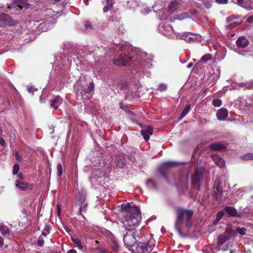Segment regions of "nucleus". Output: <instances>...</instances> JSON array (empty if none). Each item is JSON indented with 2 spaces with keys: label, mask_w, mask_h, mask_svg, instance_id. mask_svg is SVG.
<instances>
[{
  "label": "nucleus",
  "mask_w": 253,
  "mask_h": 253,
  "mask_svg": "<svg viewBox=\"0 0 253 253\" xmlns=\"http://www.w3.org/2000/svg\"><path fill=\"white\" fill-rule=\"evenodd\" d=\"M123 217L120 219L123 226L120 230L123 233L125 246L129 249L140 240L142 228H138L141 219L140 210L135 205L130 203L122 204Z\"/></svg>",
  "instance_id": "f257e3e1"
},
{
  "label": "nucleus",
  "mask_w": 253,
  "mask_h": 253,
  "mask_svg": "<svg viewBox=\"0 0 253 253\" xmlns=\"http://www.w3.org/2000/svg\"><path fill=\"white\" fill-rule=\"evenodd\" d=\"M175 165L173 162H167L163 163L159 168V171L166 182L169 184H174L178 189L184 190L186 188L187 177L184 175L179 176V179L176 181L174 179V176L170 171L171 168Z\"/></svg>",
  "instance_id": "f03ea898"
},
{
  "label": "nucleus",
  "mask_w": 253,
  "mask_h": 253,
  "mask_svg": "<svg viewBox=\"0 0 253 253\" xmlns=\"http://www.w3.org/2000/svg\"><path fill=\"white\" fill-rule=\"evenodd\" d=\"M176 218L175 222V228L179 235L182 236V225L185 221L186 226L190 228L192 225L191 217L193 212L191 210H188L182 208L176 209Z\"/></svg>",
  "instance_id": "7ed1b4c3"
},
{
  "label": "nucleus",
  "mask_w": 253,
  "mask_h": 253,
  "mask_svg": "<svg viewBox=\"0 0 253 253\" xmlns=\"http://www.w3.org/2000/svg\"><path fill=\"white\" fill-rule=\"evenodd\" d=\"M79 82L75 85L74 88L78 99L81 97L82 100L89 99L92 96L94 90V84L93 82H90L89 85L86 88H84L83 85L78 84Z\"/></svg>",
  "instance_id": "20e7f679"
},
{
  "label": "nucleus",
  "mask_w": 253,
  "mask_h": 253,
  "mask_svg": "<svg viewBox=\"0 0 253 253\" xmlns=\"http://www.w3.org/2000/svg\"><path fill=\"white\" fill-rule=\"evenodd\" d=\"M140 240L137 241L136 250L137 253H150L154 248V244L151 240L145 241L141 236Z\"/></svg>",
  "instance_id": "39448f33"
},
{
  "label": "nucleus",
  "mask_w": 253,
  "mask_h": 253,
  "mask_svg": "<svg viewBox=\"0 0 253 253\" xmlns=\"http://www.w3.org/2000/svg\"><path fill=\"white\" fill-rule=\"evenodd\" d=\"M160 32L169 39H178L180 36L179 33L175 32L169 23H164L159 27Z\"/></svg>",
  "instance_id": "423d86ee"
},
{
  "label": "nucleus",
  "mask_w": 253,
  "mask_h": 253,
  "mask_svg": "<svg viewBox=\"0 0 253 253\" xmlns=\"http://www.w3.org/2000/svg\"><path fill=\"white\" fill-rule=\"evenodd\" d=\"M136 59L140 64L142 69L144 68L146 69L147 68H150L152 65L151 63L152 56L151 55H148L145 52H142L140 55V57H137Z\"/></svg>",
  "instance_id": "0eeeda50"
},
{
  "label": "nucleus",
  "mask_w": 253,
  "mask_h": 253,
  "mask_svg": "<svg viewBox=\"0 0 253 253\" xmlns=\"http://www.w3.org/2000/svg\"><path fill=\"white\" fill-rule=\"evenodd\" d=\"M221 182L218 179L215 180L213 186V197L215 199L220 201L221 199L223 188Z\"/></svg>",
  "instance_id": "6e6552de"
},
{
  "label": "nucleus",
  "mask_w": 253,
  "mask_h": 253,
  "mask_svg": "<svg viewBox=\"0 0 253 253\" xmlns=\"http://www.w3.org/2000/svg\"><path fill=\"white\" fill-rule=\"evenodd\" d=\"M133 60V57H128V56L125 55H121L118 57V58L114 59L113 63L116 66H125L129 64L130 62Z\"/></svg>",
  "instance_id": "1a4fd4ad"
},
{
  "label": "nucleus",
  "mask_w": 253,
  "mask_h": 253,
  "mask_svg": "<svg viewBox=\"0 0 253 253\" xmlns=\"http://www.w3.org/2000/svg\"><path fill=\"white\" fill-rule=\"evenodd\" d=\"M203 179V173L198 169L195 170V173L191 178L192 183L197 189L200 188L199 182Z\"/></svg>",
  "instance_id": "9d476101"
},
{
  "label": "nucleus",
  "mask_w": 253,
  "mask_h": 253,
  "mask_svg": "<svg viewBox=\"0 0 253 253\" xmlns=\"http://www.w3.org/2000/svg\"><path fill=\"white\" fill-rule=\"evenodd\" d=\"M153 129L150 126H147L141 130V134L146 141L149 140L150 136L153 134Z\"/></svg>",
  "instance_id": "9b49d317"
},
{
  "label": "nucleus",
  "mask_w": 253,
  "mask_h": 253,
  "mask_svg": "<svg viewBox=\"0 0 253 253\" xmlns=\"http://www.w3.org/2000/svg\"><path fill=\"white\" fill-rule=\"evenodd\" d=\"M15 185L18 189L21 191H25L28 188L30 189L33 188L32 185H29L28 183L20 179H17L16 180Z\"/></svg>",
  "instance_id": "f8f14e48"
},
{
  "label": "nucleus",
  "mask_w": 253,
  "mask_h": 253,
  "mask_svg": "<svg viewBox=\"0 0 253 253\" xmlns=\"http://www.w3.org/2000/svg\"><path fill=\"white\" fill-rule=\"evenodd\" d=\"M227 145L220 142H217L211 144L210 148L214 151H222L226 148Z\"/></svg>",
  "instance_id": "ddd939ff"
},
{
  "label": "nucleus",
  "mask_w": 253,
  "mask_h": 253,
  "mask_svg": "<svg viewBox=\"0 0 253 253\" xmlns=\"http://www.w3.org/2000/svg\"><path fill=\"white\" fill-rule=\"evenodd\" d=\"M224 211L227 213V214L230 216H240V214H239L236 209L233 207H230V206H226L223 209Z\"/></svg>",
  "instance_id": "4468645a"
},
{
  "label": "nucleus",
  "mask_w": 253,
  "mask_h": 253,
  "mask_svg": "<svg viewBox=\"0 0 253 253\" xmlns=\"http://www.w3.org/2000/svg\"><path fill=\"white\" fill-rule=\"evenodd\" d=\"M228 112L227 109L221 108L216 113L217 119L220 121H224L227 118Z\"/></svg>",
  "instance_id": "2eb2a0df"
},
{
  "label": "nucleus",
  "mask_w": 253,
  "mask_h": 253,
  "mask_svg": "<svg viewBox=\"0 0 253 253\" xmlns=\"http://www.w3.org/2000/svg\"><path fill=\"white\" fill-rule=\"evenodd\" d=\"M62 98L60 96H56L50 101V107L56 109L62 104Z\"/></svg>",
  "instance_id": "dca6fc26"
},
{
  "label": "nucleus",
  "mask_w": 253,
  "mask_h": 253,
  "mask_svg": "<svg viewBox=\"0 0 253 253\" xmlns=\"http://www.w3.org/2000/svg\"><path fill=\"white\" fill-rule=\"evenodd\" d=\"M249 44V41L245 37H239L236 41V44L238 47L244 48Z\"/></svg>",
  "instance_id": "f3484780"
},
{
  "label": "nucleus",
  "mask_w": 253,
  "mask_h": 253,
  "mask_svg": "<svg viewBox=\"0 0 253 253\" xmlns=\"http://www.w3.org/2000/svg\"><path fill=\"white\" fill-rule=\"evenodd\" d=\"M211 157L213 161L219 167L223 168L224 167V161L219 156L217 155H212Z\"/></svg>",
  "instance_id": "a211bd4d"
},
{
  "label": "nucleus",
  "mask_w": 253,
  "mask_h": 253,
  "mask_svg": "<svg viewBox=\"0 0 253 253\" xmlns=\"http://www.w3.org/2000/svg\"><path fill=\"white\" fill-rule=\"evenodd\" d=\"M146 185L147 187L149 188H151L153 190H157L158 189L157 187V182L154 180L153 179L150 178L148 179L146 181Z\"/></svg>",
  "instance_id": "6ab92c4d"
},
{
  "label": "nucleus",
  "mask_w": 253,
  "mask_h": 253,
  "mask_svg": "<svg viewBox=\"0 0 253 253\" xmlns=\"http://www.w3.org/2000/svg\"><path fill=\"white\" fill-rule=\"evenodd\" d=\"M168 4V7L166 9L167 12H169V14H171L175 11L177 4L175 1H171Z\"/></svg>",
  "instance_id": "aec40b11"
},
{
  "label": "nucleus",
  "mask_w": 253,
  "mask_h": 253,
  "mask_svg": "<svg viewBox=\"0 0 253 253\" xmlns=\"http://www.w3.org/2000/svg\"><path fill=\"white\" fill-rule=\"evenodd\" d=\"M179 35L180 36V37L178 38V39H183L187 42H190L194 41L195 39L193 37L189 36V34L186 33L183 34L179 33Z\"/></svg>",
  "instance_id": "412c9836"
},
{
  "label": "nucleus",
  "mask_w": 253,
  "mask_h": 253,
  "mask_svg": "<svg viewBox=\"0 0 253 253\" xmlns=\"http://www.w3.org/2000/svg\"><path fill=\"white\" fill-rule=\"evenodd\" d=\"M117 166L120 168H124L126 165L125 158L123 156H118L116 158Z\"/></svg>",
  "instance_id": "4be33fe9"
},
{
  "label": "nucleus",
  "mask_w": 253,
  "mask_h": 253,
  "mask_svg": "<svg viewBox=\"0 0 253 253\" xmlns=\"http://www.w3.org/2000/svg\"><path fill=\"white\" fill-rule=\"evenodd\" d=\"M220 250V248L216 247L215 245H212L208 247L204 251V253H216L215 251H218Z\"/></svg>",
  "instance_id": "5701e85b"
},
{
  "label": "nucleus",
  "mask_w": 253,
  "mask_h": 253,
  "mask_svg": "<svg viewBox=\"0 0 253 253\" xmlns=\"http://www.w3.org/2000/svg\"><path fill=\"white\" fill-rule=\"evenodd\" d=\"M17 6L20 9H22L23 8H27L29 4L24 0H18Z\"/></svg>",
  "instance_id": "b1692460"
},
{
  "label": "nucleus",
  "mask_w": 253,
  "mask_h": 253,
  "mask_svg": "<svg viewBox=\"0 0 253 253\" xmlns=\"http://www.w3.org/2000/svg\"><path fill=\"white\" fill-rule=\"evenodd\" d=\"M240 106L241 107H248L251 105L252 101L249 98H241L240 99Z\"/></svg>",
  "instance_id": "393cba45"
},
{
  "label": "nucleus",
  "mask_w": 253,
  "mask_h": 253,
  "mask_svg": "<svg viewBox=\"0 0 253 253\" xmlns=\"http://www.w3.org/2000/svg\"><path fill=\"white\" fill-rule=\"evenodd\" d=\"M228 239V238L226 236L220 235L218 236L217 240V245L215 246L219 248V246L223 245Z\"/></svg>",
  "instance_id": "a878e982"
},
{
  "label": "nucleus",
  "mask_w": 253,
  "mask_h": 253,
  "mask_svg": "<svg viewBox=\"0 0 253 253\" xmlns=\"http://www.w3.org/2000/svg\"><path fill=\"white\" fill-rule=\"evenodd\" d=\"M71 240L76 245V247H77L79 249L82 250L83 249V245L81 241V240L78 238H71Z\"/></svg>",
  "instance_id": "bb28decb"
},
{
  "label": "nucleus",
  "mask_w": 253,
  "mask_h": 253,
  "mask_svg": "<svg viewBox=\"0 0 253 253\" xmlns=\"http://www.w3.org/2000/svg\"><path fill=\"white\" fill-rule=\"evenodd\" d=\"M158 13L159 14V16L160 17V19L161 20H162L163 19H165L166 17H167L168 16L170 15L169 14V12H167V9L166 8L164 9H160L158 11Z\"/></svg>",
  "instance_id": "cd10ccee"
},
{
  "label": "nucleus",
  "mask_w": 253,
  "mask_h": 253,
  "mask_svg": "<svg viewBox=\"0 0 253 253\" xmlns=\"http://www.w3.org/2000/svg\"><path fill=\"white\" fill-rule=\"evenodd\" d=\"M191 107V105L190 104H187L186 106L184 107L183 110H182L181 114L180 116V119H182L189 112L190 109Z\"/></svg>",
  "instance_id": "c85d7f7f"
},
{
  "label": "nucleus",
  "mask_w": 253,
  "mask_h": 253,
  "mask_svg": "<svg viewBox=\"0 0 253 253\" xmlns=\"http://www.w3.org/2000/svg\"><path fill=\"white\" fill-rule=\"evenodd\" d=\"M85 195L84 193L81 192L79 194L78 203L79 204L85 203Z\"/></svg>",
  "instance_id": "c756f323"
},
{
  "label": "nucleus",
  "mask_w": 253,
  "mask_h": 253,
  "mask_svg": "<svg viewBox=\"0 0 253 253\" xmlns=\"http://www.w3.org/2000/svg\"><path fill=\"white\" fill-rule=\"evenodd\" d=\"M237 2L239 6L245 8L247 10L250 11L253 9V7H245L243 6L245 2V0H237Z\"/></svg>",
  "instance_id": "7c9ffc66"
},
{
  "label": "nucleus",
  "mask_w": 253,
  "mask_h": 253,
  "mask_svg": "<svg viewBox=\"0 0 253 253\" xmlns=\"http://www.w3.org/2000/svg\"><path fill=\"white\" fill-rule=\"evenodd\" d=\"M0 231L2 235H5L9 232V228L4 225L0 226Z\"/></svg>",
  "instance_id": "2f4dec72"
},
{
  "label": "nucleus",
  "mask_w": 253,
  "mask_h": 253,
  "mask_svg": "<svg viewBox=\"0 0 253 253\" xmlns=\"http://www.w3.org/2000/svg\"><path fill=\"white\" fill-rule=\"evenodd\" d=\"M224 215V211H219L216 214V217L214 221V224H216L222 218V217Z\"/></svg>",
  "instance_id": "473e14b6"
},
{
  "label": "nucleus",
  "mask_w": 253,
  "mask_h": 253,
  "mask_svg": "<svg viewBox=\"0 0 253 253\" xmlns=\"http://www.w3.org/2000/svg\"><path fill=\"white\" fill-rule=\"evenodd\" d=\"M211 59V55L210 54H207L202 56L201 61L203 63H206L210 61Z\"/></svg>",
  "instance_id": "72a5a7b5"
},
{
  "label": "nucleus",
  "mask_w": 253,
  "mask_h": 253,
  "mask_svg": "<svg viewBox=\"0 0 253 253\" xmlns=\"http://www.w3.org/2000/svg\"><path fill=\"white\" fill-rule=\"evenodd\" d=\"M80 205L81 207L79 209V214L82 215V212H85L87 210V204L85 203Z\"/></svg>",
  "instance_id": "f704fd0d"
},
{
  "label": "nucleus",
  "mask_w": 253,
  "mask_h": 253,
  "mask_svg": "<svg viewBox=\"0 0 253 253\" xmlns=\"http://www.w3.org/2000/svg\"><path fill=\"white\" fill-rule=\"evenodd\" d=\"M140 11L141 13V14H146L150 12V9L147 6H146L145 5H142L140 7Z\"/></svg>",
  "instance_id": "c9c22d12"
},
{
  "label": "nucleus",
  "mask_w": 253,
  "mask_h": 253,
  "mask_svg": "<svg viewBox=\"0 0 253 253\" xmlns=\"http://www.w3.org/2000/svg\"><path fill=\"white\" fill-rule=\"evenodd\" d=\"M50 228L49 225L47 224H45L43 229V231H42V235L46 236L47 235H48L50 232Z\"/></svg>",
  "instance_id": "e433bc0d"
},
{
  "label": "nucleus",
  "mask_w": 253,
  "mask_h": 253,
  "mask_svg": "<svg viewBox=\"0 0 253 253\" xmlns=\"http://www.w3.org/2000/svg\"><path fill=\"white\" fill-rule=\"evenodd\" d=\"M244 160H253V153H247L242 157Z\"/></svg>",
  "instance_id": "4c0bfd02"
},
{
  "label": "nucleus",
  "mask_w": 253,
  "mask_h": 253,
  "mask_svg": "<svg viewBox=\"0 0 253 253\" xmlns=\"http://www.w3.org/2000/svg\"><path fill=\"white\" fill-rule=\"evenodd\" d=\"M247 229L245 227H242V228H237L236 229V232L238 233L241 235H244L246 234Z\"/></svg>",
  "instance_id": "58836bf2"
},
{
  "label": "nucleus",
  "mask_w": 253,
  "mask_h": 253,
  "mask_svg": "<svg viewBox=\"0 0 253 253\" xmlns=\"http://www.w3.org/2000/svg\"><path fill=\"white\" fill-rule=\"evenodd\" d=\"M128 4H129L128 6L129 8L134 9L136 6H137V3L134 0H130L127 1Z\"/></svg>",
  "instance_id": "ea45409f"
},
{
  "label": "nucleus",
  "mask_w": 253,
  "mask_h": 253,
  "mask_svg": "<svg viewBox=\"0 0 253 253\" xmlns=\"http://www.w3.org/2000/svg\"><path fill=\"white\" fill-rule=\"evenodd\" d=\"M167 89V85L165 84H160L159 86L158 89L160 91H164Z\"/></svg>",
  "instance_id": "a19ab883"
},
{
  "label": "nucleus",
  "mask_w": 253,
  "mask_h": 253,
  "mask_svg": "<svg viewBox=\"0 0 253 253\" xmlns=\"http://www.w3.org/2000/svg\"><path fill=\"white\" fill-rule=\"evenodd\" d=\"M203 4L207 9H210L211 7V2L208 0H205L203 1Z\"/></svg>",
  "instance_id": "79ce46f5"
},
{
  "label": "nucleus",
  "mask_w": 253,
  "mask_h": 253,
  "mask_svg": "<svg viewBox=\"0 0 253 253\" xmlns=\"http://www.w3.org/2000/svg\"><path fill=\"white\" fill-rule=\"evenodd\" d=\"M20 169V166L18 164H15L13 167L12 173L13 174H16Z\"/></svg>",
  "instance_id": "37998d69"
},
{
  "label": "nucleus",
  "mask_w": 253,
  "mask_h": 253,
  "mask_svg": "<svg viewBox=\"0 0 253 253\" xmlns=\"http://www.w3.org/2000/svg\"><path fill=\"white\" fill-rule=\"evenodd\" d=\"M212 104L214 106L219 107L221 105V101L220 99H214L212 100Z\"/></svg>",
  "instance_id": "c03bdc74"
},
{
  "label": "nucleus",
  "mask_w": 253,
  "mask_h": 253,
  "mask_svg": "<svg viewBox=\"0 0 253 253\" xmlns=\"http://www.w3.org/2000/svg\"><path fill=\"white\" fill-rule=\"evenodd\" d=\"M57 174L60 176L62 174V167L61 164H58L57 165Z\"/></svg>",
  "instance_id": "a18cd8bd"
},
{
  "label": "nucleus",
  "mask_w": 253,
  "mask_h": 253,
  "mask_svg": "<svg viewBox=\"0 0 253 253\" xmlns=\"http://www.w3.org/2000/svg\"><path fill=\"white\" fill-rule=\"evenodd\" d=\"M85 29L87 30H90L92 29V25L89 21H85L84 23Z\"/></svg>",
  "instance_id": "49530a36"
},
{
  "label": "nucleus",
  "mask_w": 253,
  "mask_h": 253,
  "mask_svg": "<svg viewBox=\"0 0 253 253\" xmlns=\"http://www.w3.org/2000/svg\"><path fill=\"white\" fill-rule=\"evenodd\" d=\"M44 243V241L43 239L41 237H39V240L38 241V242H37L38 246L41 247H42L43 246Z\"/></svg>",
  "instance_id": "de8ad7c7"
},
{
  "label": "nucleus",
  "mask_w": 253,
  "mask_h": 253,
  "mask_svg": "<svg viewBox=\"0 0 253 253\" xmlns=\"http://www.w3.org/2000/svg\"><path fill=\"white\" fill-rule=\"evenodd\" d=\"M226 232L228 234L231 235L232 233H234L236 231H234L233 230H232L231 226H228L226 229Z\"/></svg>",
  "instance_id": "09e8293b"
},
{
  "label": "nucleus",
  "mask_w": 253,
  "mask_h": 253,
  "mask_svg": "<svg viewBox=\"0 0 253 253\" xmlns=\"http://www.w3.org/2000/svg\"><path fill=\"white\" fill-rule=\"evenodd\" d=\"M28 90L29 93L33 94L34 91L38 90V89L37 88H34L32 86H28Z\"/></svg>",
  "instance_id": "8fccbe9b"
},
{
  "label": "nucleus",
  "mask_w": 253,
  "mask_h": 253,
  "mask_svg": "<svg viewBox=\"0 0 253 253\" xmlns=\"http://www.w3.org/2000/svg\"><path fill=\"white\" fill-rule=\"evenodd\" d=\"M215 2L219 4H226L228 0H215Z\"/></svg>",
  "instance_id": "3c124183"
},
{
  "label": "nucleus",
  "mask_w": 253,
  "mask_h": 253,
  "mask_svg": "<svg viewBox=\"0 0 253 253\" xmlns=\"http://www.w3.org/2000/svg\"><path fill=\"white\" fill-rule=\"evenodd\" d=\"M123 110L128 114L132 115H134V113L131 110H129L126 106H125V107L123 108Z\"/></svg>",
  "instance_id": "603ef678"
},
{
  "label": "nucleus",
  "mask_w": 253,
  "mask_h": 253,
  "mask_svg": "<svg viewBox=\"0 0 253 253\" xmlns=\"http://www.w3.org/2000/svg\"><path fill=\"white\" fill-rule=\"evenodd\" d=\"M97 250L99 253H106V249L102 247H98L97 248Z\"/></svg>",
  "instance_id": "864d4df0"
},
{
  "label": "nucleus",
  "mask_w": 253,
  "mask_h": 253,
  "mask_svg": "<svg viewBox=\"0 0 253 253\" xmlns=\"http://www.w3.org/2000/svg\"><path fill=\"white\" fill-rule=\"evenodd\" d=\"M40 101L41 103L45 102V96L43 93H42L40 97Z\"/></svg>",
  "instance_id": "5fc2aeb1"
},
{
  "label": "nucleus",
  "mask_w": 253,
  "mask_h": 253,
  "mask_svg": "<svg viewBox=\"0 0 253 253\" xmlns=\"http://www.w3.org/2000/svg\"><path fill=\"white\" fill-rule=\"evenodd\" d=\"M239 24L237 23V22H234L233 23H231L230 24H229L228 26V27L231 28V29H232L234 27H235L236 26H238Z\"/></svg>",
  "instance_id": "6e6d98bb"
},
{
  "label": "nucleus",
  "mask_w": 253,
  "mask_h": 253,
  "mask_svg": "<svg viewBox=\"0 0 253 253\" xmlns=\"http://www.w3.org/2000/svg\"><path fill=\"white\" fill-rule=\"evenodd\" d=\"M15 159L17 161H20L21 160V157L17 152H16L15 154Z\"/></svg>",
  "instance_id": "4d7b16f0"
},
{
  "label": "nucleus",
  "mask_w": 253,
  "mask_h": 253,
  "mask_svg": "<svg viewBox=\"0 0 253 253\" xmlns=\"http://www.w3.org/2000/svg\"><path fill=\"white\" fill-rule=\"evenodd\" d=\"M107 5L111 9L113 6V2L111 0H107Z\"/></svg>",
  "instance_id": "13d9d810"
},
{
  "label": "nucleus",
  "mask_w": 253,
  "mask_h": 253,
  "mask_svg": "<svg viewBox=\"0 0 253 253\" xmlns=\"http://www.w3.org/2000/svg\"><path fill=\"white\" fill-rule=\"evenodd\" d=\"M0 144L2 146L5 145V140L2 137H0Z\"/></svg>",
  "instance_id": "bf43d9fd"
},
{
  "label": "nucleus",
  "mask_w": 253,
  "mask_h": 253,
  "mask_svg": "<svg viewBox=\"0 0 253 253\" xmlns=\"http://www.w3.org/2000/svg\"><path fill=\"white\" fill-rule=\"evenodd\" d=\"M247 22L249 23H252L253 22V16H250L247 19Z\"/></svg>",
  "instance_id": "052dcab7"
},
{
  "label": "nucleus",
  "mask_w": 253,
  "mask_h": 253,
  "mask_svg": "<svg viewBox=\"0 0 253 253\" xmlns=\"http://www.w3.org/2000/svg\"><path fill=\"white\" fill-rule=\"evenodd\" d=\"M109 9H110V8H109V7H108L107 5L105 6L103 8V11L104 12H107Z\"/></svg>",
  "instance_id": "680f3d73"
},
{
  "label": "nucleus",
  "mask_w": 253,
  "mask_h": 253,
  "mask_svg": "<svg viewBox=\"0 0 253 253\" xmlns=\"http://www.w3.org/2000/svg\"><path fill=\"white\" fill-rule=\"evenodd\" d=\"M109 9H110V8H109V7H108L107 5L105 6L103 8V11L104 12H107Z\"/></svg>",
  "instance_id": "e2e57ef3"
},
{
  "label": "nucleus",
  "mask_w": 253,
  "mask_h": 253,
  "mask_svg": "<svg viewBox=\"0 0 253 253\" xmlns=\"http://www.w3.org/2000/svg\"><path fill=\"white\" fill-rule=\"evenodd\" d=\"M3 245V238L0 236V248L2 247V246Z\"/></svg>",
  "instance_id": "0e129e2a"
},
{
  "label": "nucleus",
  "mask_w": 253,
  "mask_h": 253,
  "mask_svg": "<svg viewBox=\"0 0 253 253\" xmlns=\"http://www.w3.org/2000/svg\"><path fill=\"white\" fill-rule=\"evenodd\" d=\"M18 176L19 178V179H20V180H22V179L23 178V174L22 173H21V172L19 173L18 174Z\"/></svg>",
  "instance_id": "69168bd1"
},
{
  "label": "nucleus",
  "mask_w": 253,
  "mask_h": 253,
  "mask_svg": "<svg viewBox=\"0 0 253 253\" xmlns=\"http://www.w3.org/2000/svg\"><path fill=\"white\" fill-rule=\"evenodd\" d=\"M67 253H77V251L75 249H71L68 251Z\"/></svg>",
  "instance_id": "338daca9"
},
{
  "label": "nucleus",
  "mask_w": 253,
  "mask_h": 253,
  "mask_svg": "<svg viewBox=\"0 0 253 253\" xmlns=\"http://www.w3.org/2000/svg\"><path fill=\"white\" fill-rule=\"evenodd\" d=\"M57 208L58 214L59 215L60 213L61 209H60V206L59 205H57Z\"/></svg>",
  "instance_id": "774afa93"
}]
</instances>
